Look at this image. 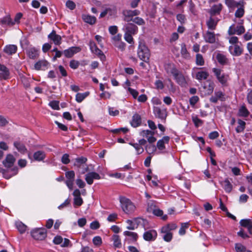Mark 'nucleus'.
Masks as SVG:
<instances>
[{
	"label": "nucleus",
	"instance_id": "obj_1",
	"mask_svg": "<svg viewBox=\"0 0 252 252\" xmlns=\"http://www.w3.org/2000/svg\"><path fill=\"white\" fill-rule=\"evenodd\" d=\"M119 201L123 212L126 214H131L135 210V206L131 201L123 196L119 197Z\"/></svg>",
	"mask_w": 252,
	"mask_h": 252
},
{
	"label": "nucleus",
	"instance_id": "obj_2",
	"mask_svg": "<svg viewBox=\"0 0 252 252\" xmlns=\"http://www.w3.org/2000/svg\"><path fill=\"white\" fill-rule=\"evenodd\" d=\"M137 54L140 60L144 62L149 61L150 57V50L142 40L139 41Z\"/></svg>",
	"mask_w": 252,
	"mask_h": 252
},
{
	"label": "nucleus",
	"instance_id": "obj_3",
	"mask_svg": "<svg viewBox=\"0 0 252 252\" xmlns=\"http://www.w3.org/2000/svg\"><path fill=\"white\" fill-rule=\"evenodd\" d=\"M212 70L219 82L222 86H227V81L229 80V75L222 72V71L219 68H213Z\"/></svg>",
	"mask_w": 252,
	"mask_h": 252
},
{
	"label": "nucleus",
	"instance_id": "obj_4",
	"mask_svg": "<svg viewBox=\"0 0 252 252\" xmlns=\"http://www.w3.org/2000/svg\"><path fill=\"white\" fill-rule=\"evenodd\" d=\"M170 73L173 75L176 82L181 86H185L187 82L183 75L176 68L171 67Z\"/></svg>",
	"mask_w": 252,
	"mask_h": 252
},
{
	"label": "nucleus",
	"instance_id": "obj_5",
	"mask_svg": "<svg viewBox=\"0 0 252 252\" xmlns=\"http://www.w3.org/2000/svg\"><path fill=\"white\" fill-rule=\"evenodd\" d=\"M32 236L35 240H43L47 236V230L44 228H37L31 231Z\"/></svg>",
	"mask_w": 252,
	"mask_h": 252
},
{
	"label": "nucleus",
	"instance_id": "obj_6",
	"mask_svg": "<svg viewBox=\"0 0 252 252\" xmlns=\"http://www.w3.org/2000/svg\"><path fill=\"white\" fill-rule=\"evenodd\" d=\"M245 32V29L243 25H238L235 26V24H233L229 28L228 33L229 35H233L235 34L241 35L244 33Z\"/></svg>",
	"mask_w": 252,
	"mask_h": 252
},
{
	"label": "nucleus",
	"instance_id": "obj_7",
	"mask_svg": "<svg viewBox=\"0 0 252 252\" xmlns=\"http://www.w3.org/2000/svg\"><path fill=\"white\" fill-rule=\"evenodd\" d=\"M153 112L156 118L160 119L163 121H165L167 116V112L166 108L161 109L158 107L154 106L153 107Z\"/></svg>",
	"mask_w": 252,
	"mask_h": 252
},
{
	"label": "nucleus",
	"instance_id": "obj_8",
	"mask_svg": "<svg viewBox=\"0 0 252 252\" xmlns=\"http://www.w3.org/2000/svg\"><path fill=\"white\" fill-rule=\"evenodd\" d=\"M138 30V28L135 25L129 22H127V23L125 24L123 28V31L125 33L133 35L137 33Z\"/></svg>",
	"mask_w": 252,
	"mask_h": 252
},
{
	"label": "nucleus",
	"instance_id": "obj_9",
	"mask_svg": "<svg viewBox=\"0 0 252 252\" xmlns=\"http://www.w3.org/2000/svg\"><path fill=\"white\" fill-rule=\"evenodd\" d=\"M89 46L92 53L97 55L101 61L105 59V56L104 55L102 51L97 48L94 41L91 40L90 41Z\"/></svg>",
	"mask_w": 252,
	"mask_h": 252
},
{
	"label": "nucleus",
	"instance_id": "obj_10",
	"mask_svg": "<svg viewBox=\"0 0 252 252\" xmlns=\"http://www.w3.org/2000/svg\"><path fill=\"white\" fill-rule=\"evenodd\" d=\"M218 100L223 101L225 100V94L221 91L216 90L214 95L210 98V101L213 103H217Z\"/></svg>",
	"mask_w": 252,
	"mask_h": 252
},
{
	"label": "nucleus",
	"instance_id": "obj_11",
	"mask_svg": "<svg viewBox=\"0 0 252 252\" xmlns=\"http://www.w3.org/2000/svg\"><path fill=\"white\" fill-rule=\"evenodd\" d=\"M230 54L234 56H240L243 51V48L238 44H234L229 47Z\"/></svg>",
	"mask_w": 252,
	"mask_h": 252
},
{
	"label": "nucleus",
	"instance_id": "obj_12",
	"mask_svg": "<svg viewBox=\"0 0 252 252\" xmlns=\"http://www.w3.org/2000/svg\"><path fill=\"white\" fill-rule=\"evenodd\" d=\"M157 236V231L155 230H150L144 232L143 238L147 241H154Z\"/></svg>",
	"mask_w": 252,
	"mask_h": 252
},
{
	"label": "nucleus",
	"instance_id": "obj_13",
	"mask_svg": "<svg viewBox=\"0 0 252 252\" xmlns=\"http://www.w3.org/2000/svg\"><path fill=\"white\" fill-rule=\"evenodd\" d=\"M80 51L81 49L80 47L73 46L64 50L63 53L65 57L69 58H71L75 54L79 52Z\"/></svg>",
	"mask_w": 252,
	"mask_h": 252
},
{
	"label": "nucleus",
	"instance_id": "obj_14",
	"mask_svg": "<svg viewBox=\"0 0 252 252\" xmlns=\"http://www.w3.org/2000/svg\"><path fill=\"white\" fill-rule=\"evenodd\" d=\"M85 176V180L89 185H92L93 183L94 179L99 180L100 179V175L94 172H89Z\"/></svg>",
	"mask_w": 252,
	"mask_h": 252
},
{
	"label": "nucleus",
	"instance_id": "obj_15",
	"mask_svg": "<svg viewBox=\"0 0 252 252\" xmlns=\"http://www.w3.org/2000/svg\"><path fill=\"white\" fill-rule=\"evenodd\" d=\"M208 85H204L203 87V90L201 91L204 93L205 95H209L212 94L215 88V84L213 82L207 81Z\"/></svg>",
	"mask_w": 252,
	"mask_h": 252
},
{
	"label": "nucleus",
	"instance_id": "obj_16",
	"mask_svg": "<svg viewBox=\"0 0 252 252\" xmlns=\"http://www.w3.org/2000/svg\"><path fill=\"white\" fill-rule=\"evenodd\" d=\"M49 39L53 41L55 45H60L61 43L62 37L60 35L56 34L55 31L53 30L48 35Z\"/></svg>",
	"mask_w": 252,
	"mask_h": 252
},
{
	"label": "nucleus",
	"instance_id": "obj_17",
	"mask_svg": "<svg viewBox=\"0 0 252 252\" xmlns=\"http://www.w3.org/2000/svg\"><path fill=\"white\" fill-rule=\"evenodd\" d=\"M10 72L8 68L4 65L0 64V79H8Z\"/></svg>",
	"mask_w": 252,
	"mask_h": 252
},
{
	"label": "nucleus",
	"instance_id": "obj_18",
	"mask_svg": "<svg viewBox=\"0 0 252 252\" xmlns=\"http://www.w3.org/2000/svg\"><path fill=\"white\" fill-rule=\"evenodd\" d=\"M15 161V158L11 154L7 155L5 159L3 161L2 163L5 167L7 168L11 167Z\"/></svg>",
	"mask_w": 252,
	"mask_h": 252
},
{
	"label": "nucleus",
	"instance_id": "obj_19",
	"mask_svg": "<svg viewBox=\"0 0 252 252\" xmlns=\"http://www.w3.org/2000/svg\"><path fill=\"white\" fill-rule=\"evenodd\" d=\"M222 8V5L221 3L214 4L209 10V13L213 16L220 14Z\"/></svg>",
	"mask_w": 252,
	"mask_h": 252
},
{
	"label": "nucleus",
	"instance_id": "obj_20",
	"mask_svg": "<svg viewBox=\"0 0 252 252\" xmlns=\"http://www.w3.org/2000/svg\"><path fill=\"white\" fill-rule=\"evenodd\" d=\"M49 63L45 60H40L34 64V68L36 70H45L48 68Z\"/></svg>",
	"mask_w": 252,
	"mask_h": 252
},
{
	"label": "nucleus",
	"instance_id": "obj_21",
	"mask_svg": "<svg viewBox=\"0 0 252 252\" xmlns=\"http://www.w3.org/2000/svg\"><path fill=\"white\" fill-rule=\"evenodd\" d=\"M204 38L206 42L214 43L216 42V37L214 32L207 31L204 35Z\"/></svg>",
	"mask_w": 252,
	"mask_h": 252
},
{
	"label": "nucleus",
	"instance_id": "obj_22",
	"mask_svg": "<svg viewBox=\"0 0 252 252\" xmlns=\"http://www.w3.org/2000/svg\"><path fill=\"white\" fill-rule=\"evenodd\" d=\"M240 224L242 226L246 227L249 232L251 234L252 230V221L250 219H243L240 221Z\"/></svg>",
	"mask_w": 252,
	"mask_h": 252
},
{
	"label": "nucleus",
	"instance_id": "obj_23",
	"mask_svg": "<svg viewBox=\"0 0 252 252\" xmlns=\"http://www.w3.org/2000/svg\"><path fill=\"white\" fill-rule=\"evenodd\" d=\"M225 4L230 8H234L244 4V1L237 2L235 0H225Z\"/></svg>",
	"mask_w": 252,
	"mask_h": 252
},
{
	"label": "nucleus",
	"instance_id": "obj_24",
	"mask_svg": "<svg viewBox=\"0 0 252 252\" xmlns=\"http://www.w3.org/2000/svg\"><path fill=\"white\" fill-rule=\"evenodd\" d=\"M131 126L136 127L139 126L141 124V116L138 114H135L132 116V121L130 123Z\"/></svg>",
	"mask_w": 252,
	"mask_h": 252
},
{
	"label": "nucleus",
	"instance_id": "obj_25",
	"mask_svg": "<svg viewBox=\"0 0 252 252\" xmlns=\"http://www.w3.org/2000/svg\"><path fill=\"white\" fill-rule=\"evenodd\" d=\"M17 47L15 45H6L4 49V52L8 55H13L17 52Z\"/></svg>",
	"mask_w": 252,
	"mask_h": 252
},
{
	"label": "nucleus",
	"instance_id": "obj_26",
	"mask_svg": "<svg viewBox=\"0 0 252 252\" xmlns=\"http://www.w3.org/2000/svg\"><path fill=\"white\" fill-rule=\"evenodd\" d=\"M87 161V158L83 157L76 158L75 159L74 165L78 168H81L82 166H85Z\"/></svg>",
	"mask_w": 252,
	"mask_h": 252
},
{
	"label": "nucleus",
	"instance_id": "obj_27",
	"mask_svg": "<svg viewBox=\"0 0 252 252\" xmlns=\"http://www.w3.org/2000/svg\"><path fill=\"white\" fill-rule=\"evenodd\" d=\"M124 16V20L126 22H130L133 19V15L131 10H124L123 11Z\"/></svg>",
	"mask_w": 252,
	"mask_h": 252
},
{
	"label": "nucleus",
	"instance_id": "obj_28",
	"mask_svg": "<svg viewBox=\"0 0 252 252\" xmlns=\"http://www.w3.org/2000/svg\"><path fill=\"white\" fill-rule=\"evenodd\" d=\"M221 185L226 192L229 193L232 189V185L227 179L221 182Z\"/></svg>",
	"mask_w": 252,
	"mask_h": 252
},
{
	"label": "nucleus",
	"instance_id": "obj_29",
	"mask_svg": "<svg viewBox=\"0 0 252 252\" xmlns=\"http://www.w3.org/2000/svg\"><path fill=\"white\" fill-rule=\"evenodd\" d=\"M45 153L42 151H38L33 154V158L36 161H42L45 159Z\"/></svg>",
	"mask_w": 252,
	"mask_h": 252
},
{
	"label": "nucleus",
	"instance_id": "obj_30",
	"mask_svg": "<svg viewBox=\"0 0 252 252\" xmlns=\"http://www.w3.org/2000/svg\"><path fill=\"white\" fill-rule=\"evenodd\" d=\"M0 24L3 25L13 26L15 24L9 16H6L0 20Z\"/></svg>",
	"mask_w": 252,
	"mask_h": 252
},
{
	"label": "nucleus",
	"instance_id": "obj_31",
	"mask_svg": "<svg viewBox=\"0 0 252 252\" xmlns=\"http://www.w3.org/2000/svg\"><path fill=\"white\" fill-rule=\"evenodd\" d=\"M177 228L176 224L172 223L163 226L161 229V232H167L176 229Z\"/></svg>",
	"mask_w": 252,
	"mask_h": 252
},
{
	"label": "nucleus",
	"instance_id": "obj_32",
	"mask_svg": "<svg viewBox=\"0 0 252 252\" xmlns=\"http://www.w3.org/2000/svg\"><path fill=\"white\" fill-rule=\"evenodd\" d=\"M27 54L31 59H35L38 56V51L35 48H31L27 50Z\"/></svg>",
	"mask_w": 252,
	"mask_h": 252
},
{
	"label": "nucleus",
	"instance_id": "obj_33",
	"mask_svg": "<svg viewBox=\"0 0 252 252\" xmlns=\"http://www.w3.org/2000/svg\"><path fill=\"white\" fill-rule=\"evenodd\" d=\"M83 19L86 23L90 25H93L96 22V18L94 16L89 15H84L83 16Z\"/></svg>",
	"mask_w": 252,
	"mask_h": 252
},
{
	"label": "nucleus",
	"instance_id": "obj_34",
	"mask_svg": "<svg viewBox=\"0 0 252 252\" xmlns=\"http://www.w3.org/2000/svg\"><path fill=\"white\" fill-rule=\"evenodd\" d=\"M114 247L116 248H120L122 247V243L119 236L114 235L112 236Z\"/></svg>",
	"mask_w": 252,
	"mask_h": 252
},
{
	"label": "nucleus",
	"instance_id": "obj_35",
	"mask_svg": "<svg viewBox=\"0 0 252 252\" xmlns=\"http://www.w3.org/2000/svg\"><path fill=\"white\" fill-rule=\"evenodd\" d=\"M14 146L18 151L21 153H25L27 151V149L25 145L19 142H15L14 143Z\"/></svg>",
	"mask_w": 252,
	"mask_h": 252
},
{
	"label": "nucleus",
	"instance_id": "obj_36",
	"mask_svg": "<svg viewBox=\"0 0 252 252\" xmlns=\"http://www.w3.org/2000/svg\"><path fill=\"white\" fill-rule=\"evenodd\" d=\"M238 126L236 128V131L237 133H240L244 131L245 128L246 123L239 119L238 120Z\"/></svg>",
	"mask_w": 252,
	"mask_h": 252
},
{
	"label": "nucleus",
	"instance_id": "obj_37",
	"mask_svg": "<svg viewBox=\"0 0 252 252\" xmlns=\"http://www.w3.org/2000/svg\"><path fill=\"white\" fill-rule=\"evenodd\" d=\"M206 24L209 29L213 30L216 29L217 21H216L213 18L210 17Z\"/></svg>",
	"mask_w": 252,
	"mask_h": 252
},
{
	"label": "nucleus",
	"instance_id": "obj_38",
	"mask_svg": "<svg viewBox=\"0 0 252 252\" xmlns=\"http://www.w3.org/2000/svg\"><path fill=\"white\" fill-rule=\"evenodd\" d=\"M216 59L218 62L222 65L226 64L227 62V59L226 57L221 54H218L216 56Z\"/></svg>",
	"mask_w": 252,
	"mask_h": 252
},
{
	"label": "nucleus",
	"instance_id": "obj_39",
	"mask_svg": "<svg viewBox=\"0 0 252 252\" xmlns=\"http://www.w3.org/2000/svg\"><path fill=\"white\" fill-rule=\"evenodd\" d=\"M209 76V74L206 71H199L196 74V78L198 80L206 79Z\"/></svg>",
	"mask_w": 252,
	"mask_h": 252
},
{
	"label": "nucleus",
	"instance_id": "obj_40",
	"mask_svg": "<svg viewBox=\"0 0 252 252\" xmlns=\"http://www.w3.org/2000/svg\"><path fill=\"white\" fill-rule=\"evenodd\" d=\"M89 92H85L84 93H77L76 95V100L77 102H81L88 95Z\"/></svg>",
	"mask_w": 252,
	"mask_h": 252
},
{
	"label": "nucleus",
	"instance_id": "obj_41",
	"mask_svg": "<svg viewBox=\"0 0 252 252\" xmlns=\"http://www.w3.org/2000/svg\"><path fill=\"white\" fill-rule=\"evenodd\" d=\"M153 213L158 217H161V219L163 220H166L167 219V216L166 215L163 216V211L158 208H157L154 210Z\"/></svg>",
	"mask_w": 252,
	"mask_h": 252
},
{
	"label": "nucleus",
	"instance_id": "obj_42",
	"mask_svg": "<svg viewBox=\"0 0 252 252\" xmlns=\"http://www.w3.org/2000/svg\"><path fill=\"white\" fill-rule=\"evenodd\" d=\"M129 144L134 148L137 152V155H140L144 152L143 148L142 146H141L138 143H130Z\"/></svg>",
	"mask_w": 252,
	"mask_h": 252
},
{
	"label": "nucleus",
	"instance_id": "obj_43",
	"mask_svg": "<svg viewBox=\"0 0 252 252\" xmlns=\"http://www.w3.org/2000/svg\"><path fill=\"white\" fill-rule=\"evenodd\" d=\"M189 227V222L181 223V227L179 231L180 235H184L186 233V229Z\"/></svg>",
	"mask_w": 252,
	"mask_h": 252
},
{
	"label": "nucleus",
	"instance_id": "obj_44",
	"mask_svg": "<svg viewBox=\"0 0 252 252\" xmlns=\"http://www.w3.org/2000/svg\"><path fill=\"white\" fill-rule=\"evenodd\" d=\"M163 234L162 238L163 240L167 242H170L172 239L173 235L172 233L170 231H167V232H161Z\"/></svg>",
	"mask_w": 252,
	"mask_h": 252
},
{
	"label": "nucleus",
	"instance_id": "obj_45",
	"mask_svg": "<svg viewBox=\"0 0 252 252\" xmlns=\"http://www.w3.org/2000/svg\"><path fill=\"white\" fill-rule=\"evenodd\" d=\"M124 234L125 236L131 237L132 241L134 242L136 241L138 238V235L135 232L126 231L124 232Z\"/></svg>",
	"mask_w": 252,
	"mask_h": 252
},
{
	"label": "nucleus",
	"instance_id": "obj_46",
	"mask_svg": "<svg viewBox=\"0 0 252 252\" xmlns=\"http://www.w3.org/2000/svg\"><path fill=\"white\" fill-rule=\"evenodd\" d=\"M239 115L241 117H247L249 112L245 106H242L239 110Z\"/></svg>",
	"mask_w": 252,
	"mask_h": 252
},
{
	"label": "nucleus",
	"instance_id": "obj_47",
	"mask_svg": "<svg viewBox=\"0 0 252 252\" xmlns=\"http://www.w3.org/2000/svg\"><path fill=\"white\" fill-rule=\"evenodd\" d=\"M157 207L156 206L155 202L153 201H150L148 203V206L147 210L150 213H153L154 210H155Z\"/></svg>",
	"mask_w": 252,
	"mask_h": 252
},
{
	"label": "nucleus",
	"instance_id": "obj_48",
	"mask_svg": "<svg viewBox=\"0 0 252 252\" xmlns=\"http://www.w3.org/2000/svg\"><path fill=\"white\" fill-rule=\"evenodd\" d=\"M16 227L21 233H24L26 230L27 226L21 222H17Z\"/></svg>",
	"mask_w": 252,
	"mask_h": 252
},
{
	"label": "nucleus",
	"instance_id": "obj_49",
	"mask_svg": "<svg viewBox=\"0 0 252 252\" xmlns=\"http://www.w3.org/2000/svg\"><path fill=\"white\" fill-rule=\"evenodd\" d=\"M3 171H0V173H2L3 174V176L6 179H10L12 176L16 175L17 173V168H13L12 169V171H14L15 173L13 174L12 175H9L7 174V171L4 169H2Z\"/></svg>",
	"mask_w": 252,
	"mask_h": 252
},
{
	"label": "nucleus",
	"instance_id": "obj_50",
	"mask_svg": "<svg viewBox=\"0 0 252 252\" xmlns=\"http://www.w3.org/2000/svg\"><path fill=\"white\" fill-rule=\"evenodd\" d=\"M133 22L139 26L144 25L145 23L143 19L139 17H136L132 19V21Z\"/></svg>",
	"mask_w": 252,
	"mask_h": 252
},
{
	"label": "nucleus",
	"instance_id": "obj_51",
	"mask_svg": "<svg viewBox=\"0 0 252 252\" xmlns=\"http://www.w3.org/2000/svg\"><path fill=\"white\" fill-rule=\"evenodd\" d=\"M181 53L184 58H187L189 56V54L188 52L186 46L185 44L181 45Z\"/></svg>",
	"mask_w": 252,
	"mask_h": 252
},
{
	"label": "nucleus",
	"instance_id": "obj_52",
	"mask_svg": "<svg viewBox=\"0 0 252 252\" xmlns=\"http://www.w3.org/2000/svg\"><path fill=\"white\" fill-rule=\"evenodd\" d=\"M243 6V5L241 6V7L240 8H238L237 10L236 11L235 16L236 17L241 18L243 16L245 13V11Z\"/></svg>",
	"mask_w": 252,
	"mask_h": 252
},
{
	"label": "nucleus",
	"instance_id": "obj_53",
	"mask_svg": "<svg viewBox=\"0 0 252 252\" xmlns=\"http://www.w3.org/2000/svg\"><path fill=\"white\" fill-rule=\"evenodd\" d=\"M196 63L198 65H203L204 64L203 57L200 54H197L196 55Z\"/></svg>",
	"mask_w": 252,
	"mask_h": 252
},
{
	"label": "nucleus",
	"instance_id": "obj_54",
	"mask_svg": "<svg viewBox=\"0 0 252 252\" xmlns=\"http://www.w3.org/2000/svg\"><path fill=\"white\" fill-rule=\"evenodd\" d=\"M132 35L131 34H128L125 33L124 34V39L129 44H133L134 41L133 38L132 37Z\"/></svg>",
	"mask_w": 252,
	"mask_h": 252
},
{
	"label": "nucleus",
	"instance_id": "obj_55",
	"mask_svg": "<svg viewBox=\"0 0 252 252\" xmlns=\"http://www.w3.org/2000/svg\"><path fill=\"white\" fill-rule=\"evenodd\" d=\"M154 132H152V131L150 130H143L142 131L140 132V134L141 136L143 137H145L147 138L150 135H154Z\"/></svg>",
	"mask_w": 252,
	"mask_h": 252
},
{
	"label": "nucleus",
	"instance_id": "obj_56",
	"mask_svg": "<svg viewBox=\"0 0 252 252\" xmlns=\"http://www.w3.org/2000/svg\"><path fill=\"white\" fill-rule=\"evenodd\" d=\"M79 64L80 63L78 61L74 60L70 61L69 63L70 67L73 69H77L79 67Z\"/></svg>",
	"mask_w": 252,
	"mask_h": 252
},
{
	"label": "nucleus",
	"instance_id": "obj_57",
	"mask_svg": "<svg viewBox=\"0 0 252 252\" xmlns=\"http://www.w3.org/2000/svg\"><path fill=\"white\" fill-rule=\"evenodd\" d=\"M49 105L54 110H59V102L58 101L53 100L49 103Z\"/></svg>",
	"mask_w": 252,
	"mask_h": 252
},
{
	"label": "nucleus",
	"instance_id": "obj_58",
	"mask_svg": "<svg viewBox=\"0 0 252 252\" xmlns=\"http://www.w3.org/2000/svg\"><path fill=\"white\" fill-rule=\"evenodd\" d=\"M115 45L121 51H123L125 50L126 44L124 42L120 41L119 42H116L115 44Z\"/></svg>",
	"mask_w": 252,
	"mask_h": 252
},
{
	"label": "nucleus",
	"instance_id": "obj_59",
	"mask_svg": "<svg viewBox=\"0 0 252 252\" xmlns=\"http://www.w3.org/2000/svg\"><path fill=\"white\" fill-rule=\"evenodd\" d=\"M65 177L67 179V180H74L75 173L73 171L66 172Z\"/></svg>",
	"mask_w": 252,
	"mask_h": 252
},
{
	"label": "nucleus",
	"instance_id": "obj_60",
	"mask_svg": "<svg viewBox=\"0 0 252 252\" xmlns=\"http://www.w3.org/2000/svg\"><path fill=\"white\" fill-rule=\"evenodd\" d=\"M235 248L237 252H242L246 250V247L240 243L236 244Z\"/></svg>",
	"mask_w": 252,
	"mask_h": 252
},
{
	"label": "nucleus",
	"instance_id": "obj_61",
	"mask_svg": "<svg viewBox=\"0 0 252 252\" xmlns=\"http://www.w3.org/2000/svg\"><path fill=\"white\" fill-rule=\"evenodd\" d=\"M83 201L82 198L80 197H74V204L75 206H80L83 204Z\"/></svg>",
	"mask_w": 252,
	"mask_h": 252
},
{
	"label": "nucleus",
	"instance_id": "obj_62",
	"mask_svg": "<svg viewBox=\"0 0 252 252\" xmlns=\"http://www.w3.org/2000/svg\"><path fill=\"white\" fill-rule=\"evenodd\" d=\"M66 7L70 9V10H73L75 8V7H76V5L75 4V3L71 1V0H67L66 2Z\"/></svg>",
	"mask_w": 252,
	"mask_h": 252
},
{
	"label": "nucleus",
	"instance_id": "obj_63",
	"mask_svg": "<svg viewBox=\"0 0 252 252\" xmlns=\"http://www.w3.org/2000/svg\"><path fill=\"white\" fill-rule=\"evenodd\" d=\"M63 163L67 164L70 162L69 155L67 154H63L61 159Z\"/></svg>",
	"mask_w": 252,
	"mask_h": 252
},
{
	"label": "nucleus",
	"instance_id": "obj_64",
	"mask_svg": "<svg viewBox=\"0 0 252 252\" xmlns=\"http://www.w3.org/2000/svg\"><path fill=\"white\" fill-rule=\"evenodd\" d=\"M199 99L198 96H193L189 99V103L191 106H194L198 101Z\"/></svg>",
	"mask_w": 252,
	"mask_h": 252
}]
</instances>
